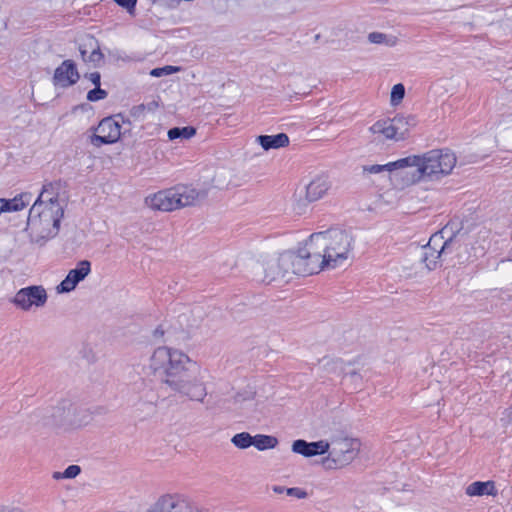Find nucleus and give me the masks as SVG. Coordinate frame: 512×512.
Listing matches in <instances>:
<instances>
[{"label": "nucleus", "mask_w": 512, "mask_h": 512, "mask_svg": "<svg viewBox=\"0 0 512 512\" xmlns=\"http://www.w3.org/2000/svg\"><path fill=\"white\" fill-rule=\"evenodd\" d=\"M165 334V330L163 329V326L160 325L154 330V337L155 338H161Z\"/></svg>", "instance_id": "nucleus-41"}, {"label": "nucleus", "mask_w": 512, "mask_h": 512, "mask_svg": "<svg viewBox=\"0 0 512 512\" xmlns=\"http://www.w3.org/2000/svg\"><path fill=\"white\" fill-rule=\"evenodd\" d=\"M158 106L157 102L153 101L146 106V109L153 111Z\"/></svg>", "instance_id": "nucleus-44"}, {"label": "nucleus", "mask_w": 512, "mask_h": 512, "mask_svg": "<svg viewBox=\"0 0 512 512\" xmlns=\"http://www.w3.org/2000/svg\"><path fill=\"white\" fill-rule=\"evenodd\" d=\"M90 266L89 261H80L77 267L70 270L67 276L55 288H75L89 274Z\"/></svg>", "instance_id": "nucleus-18"}, {"label": "nucleus", "mask_w": 512, "mask_h": 512, "mask_svg": "<svg viewBox=\"0 0 512 512\" xmlns=\"http://www.w3.org/2000/svg\"><path fill=\"white\" fill-rule=\"evenodd\" d=\"M368 39L371 43L375 44H386L387 46H394L397 42L396 37L388 36L380 32H372L368 35Z\"/></svg>", "instance_id": "nucleus-29"}, {"label": "nucleus", "mask_w": 512, "mask_h": 512, "mask_svg": "<svg viewBox=\"0 0 512 512\" xmlns=\"http://www.w3.org/2000/svg\"><path fill=\"white\" fill-rule=\"evenodd\" d=\"M117 5L125 8L129 14H134L137 0H113Z\"/></svg>", "instance_id": "nucleus-35"}, {"label": "nucleus", "mask_w": 512, "mask_h": 512, "mask_svg": "<svg viewBox=\"0 0 512 512\" xmlns=\"http://www.w3.org/2000/svg\"><path fill=\"white\" fill-rule=\"evenodd\" d=\"M257 142L264 150L268 151L270 149H278L288 146L289 137L285 133H279L276 135H260L257 137Z\"/></svg>", "instance_id": "nucleus-20"}, {"label": "nucleus", "mask_w": 512, "mask_h": 512, "mask_svg": "<svg viewBox=\"0 0 512 512\" xmlns=\"http://www.w3.org/2000/svg\"><path fill=\"white\" fill-rule=\"evenodd\" d=\"M322 366L328 373L333 374H345L350 375L352 377L356 376L357 373L355 371H346V364L345 362L340 358H323L322 360Z\"/></svg>", "instance_id": "nucleus-24"}, {"label": "nucleus", "mask_w": 512, "mask_h": 512, "mask_svg": "<svg viewBox=\"0 0 512 512\" xmlns=\"http://www.w3.org/2000/svg\"><path fill=\"white\" fill-rule=\"evenodd\" d=\"M331 188V182L326 175L316 176L306 186V199L308 202H314L326 195L328 190Z\"/></svg>", "instance_id": "nucleus-17"}, {"label": "nucleus", "mask_w": 512, "mask_h": 512, "mask_svg": "<svg viewBox=\"0 0 512 512\" xmlns=\"http://www.w3.org/2000/svg\"><path fill=\"white\" fill-rule=\"evenodd\" d=\"M330 445L326 440L308 442L303 439H297L292 443V451L306 458L324 455L329 451Z\"/></svg>", "instance_id": "nucleus-15"}, {"label": "nucleus", "mask_w": 512, "mask_h": 512, "mask_svg": "<svg viewBox=\"0 0 512 512\" xmlns=\"http://www.w3.org/2000/svg\"><path fill=\"white\" fill-rule=\"evenodd\" d=\"M107 95H108L107 91L104 89H101L99 86V87H95L94 89L90 90L87 93V100L91 101V102H96V101L105 99L107 97Z\"/></svg>", "instance_id": "nucleus-34"}, {"label": "nucleus", "mask_w": 512, "mask_h": 512, "mask_svg": "<svg viewBox=\"0 0 512 512\" xmlns=\"http://www.w3.org/2000/svg\"><path fill=\"white\" fill-rule=\"evenodd\" d=\"M508 411H509V412H508V416H509V418H510V420H509V421H510V423L512 424V406L508 409Z\"/></svg>", "instance_id": "nucleus-45"}, {"label": "nucleus", "mask_w": 512, "mask_h": 512, "mask_svg": "<svg viewBox=\"0 0 512 512\" xmlns=\"http://www.w3.org/2000/svg\"><path fill=\"white\" fill-rule=\"evenodd\" d=\"M81 472V468L78 465H69L63 472H54L53 478L59 479H73L77 477Z\"/></svg>", "instance_id": "nucleus-30"}, {"label": "nucleus", "mask_w": 512, "mask_h": 512, "mask_svg": "<svg viewBox=\"0 0 512 512\" xmlns=\"http://www.w3.org/2000/svg\"><path fill=\"white\" fill-rule=\"evenodd\" d=\"M180 70L179 67L167 65L161 68H154L151 70L150 75L153 77H161L163 75H170Z\"/></svg>", "instance_id": "nucleus-33"}, {"label": "nucleus", "mask_w": 512, "mask_h": 512, "mask_svg": "<svg viewBox=\"0 0 512 512\" xmlns=\"http://www.w3.org/2000/svg\"><path fill=\"white\" fill-rule=\"evenodd\" d=\"M47 290H18L12 302L22 310H29L32 306L41 307L47 301Z\"/></svg>", "instance_id": "nucleus-12"}, {"label": "nucleus", "mask_w": 512, "mask_h": 512, "mask_svg": "<svg viewBox=\"0 0 512 512\" xmlns=\"http://www.w3.org/2000/svg\"><path fill=\"white\" fill-rule=\"evenodd\" d=\"M196 134V129L192 126L174 127L168 131V138L175 139H190Z\"/></svg>", "instance_id": "nucleus-27"}, {"label": "nucleus", "mask_w": 512, "mask_h": 512, "mask_svg": "<svg viewBox=\"0 0 512 512\" xmlns=\"http://www.w3.org/2000/svg\"><path fill=\"white\" fill-rule=\"evenodd\" d=\"M27 288H33V289H36V288H43L42 286H39V285H31V286H28Z\"/></svg>", "instance_id": "nucleus-46"}, {"label": "nucleus", "mask_w": 512, "mask_h": 512, "mask_svg": "<svg viewBox=\"0 0 512 512\" xmlns=\"http://www.w3.org/2000/svg\"><path fill=\"white\" fill-rule=\"evenodd\" d=\"M444 233H445V231L441 230L440 232H437V233L433 234L430 237L429 242H428V244L426 246L430 247L433 250L441 249V246L443 245V243L445 241L444 240Z\"/></svg>", "instance_id": "nucleus-32"}, {"label": "nucleus", "mask_w": 512, "mask_h": 512, "mask_svg": "<svg viewBox=\"0 0 512 512\" xmlns=\"http://www.w3.org/2000/svg\"><path fill=\"white\" fill-rule=\"evenodd\" d=\"M150 512H205L181 494H165L159 497Z\"/></svg>", "instance_id": "nucleus-9"}, {"label": "nucleus", "mask_w": 512, "mask_h": 512, "mask_svg": "<svg viewBox=\"0 0 512 512\" xmlns=\"http://www.w3.org/2000/svg\"><path fill=\"white\" fill-rule=\"evenodd\" d=\"M369 131L373 134L382 135L385 139L399 141L397 136V128L393 126L390 118L376 121L369 128Z\"/></svg>", "instance_id": "nucleus-22"}, {"label": "nucleus", "mask_w": 512, "mask_h": 512, "mask_svg": "<svg viewBox=\"0 0 512 512\" xmlns=\"http://www.w3.org/2000/svg\"><path fill=\"white\" fill-rule=\"evenodd\" d=\"M456 244V235L447 238L441 249L433 250L430 247L424 246L422 248L421 262L425 264L428 270H433L437 267L439 259L448 255L450 247Z\"/></svg>", "instance_id": "nucleus-14"}, {"label": "nucleus", "mask_w": 512, "mask_h": 512, "mask_svg": "<svg viewBox=\"0 0 512 512\" xmlns=\"http://www.w3.org/2000/svg\"><path fill=\"white\" fill-rule=\"evenodd\" d=\"M415 157H405L397 161L390 162L384 165L374 164L363 166V172L367 174H378L384 171L392 172L398 169L408 168L409 163L413 162Z\"/></svg>", "instance_id": "nucleus-19"}, {"label": "nucleus", "mask_w": 512, "mask_h": 512, "mask_svg": "<svg viewBox=\"0 0 512 512\" xmlns=\"http://www.w3.org/2000/svg\"><path fill=\"white\" fill-rule=\"evenodd\" d=\"M64 210V206L32 205L26 227L31 242L43 246L49 239L54 238L59 233Z\"/></svg>", "instance_id": "nucleus-3"}, {"label": "nucleus", "mask_w": 512, "mask_h": 512, "mask_svg": "<svg viewBox=\"0 0 512 512\" xmlns=\"http://www.w3.org/2000/svg\"><path fill=\"white\" fill-rule=\"evenodd\" d=\"M393 126L397 128V136L399 140H403L409 131L411 125H415V118L413 116L396 115L390 119Z\"/></svg>", "instance_id": "nucleus-25"}, {"label": "nucleus", "mask_w": 512, "mask_h": 512, "mask_svg": "<svg viewBox=\"0 0 512 512\" xmlns=\"http://www.w3.org/2000/svg\"><path fill=\"white\" fill-rule=\"evenodd\" d=\"M286 489H287V488H285V487H283V486H274V487H273V491H274L275 493H277V494H281V493H283V492H285V493H286Z\"/></svg>", "instance_id": "nucleus-43"}, {"label": "nucleus", "mask_w": 512, "mask_h": 512, "mask_svg": "<svg viewBox=\"0 0 512 512\" xmlns=\"http://www.w3.org/2000/svg\"><path fill=\"white\" fill-rule=\"evenodd\" d=\"M145 110H146V105L140 104V105L133 106L130 113L133 117L139 118L144 115Z\"/></svg>", "instance_id": "nucleus-39"}, {"label": "nucleus", "mask_w": 512, "mask_h": 512, "mask_svg": "<svg viewBox=\"0 0 512 512\" xmlns=\"http://www.w3.org/2000/svg\"><path fill=\"white\" fill-rule=\"evenodd\" d=\"M0 200H2L1 204L4 206L3 212L19 211L30 204L32 201V193L24 192L13 199L0 198Z\"/></svg>", "instance_id": "nucleus-23"}, {"label": "nucleus", "mask_w": 512, "mask_h": 512, "mask_svg": "<svg viewBox=\"0 0 512 512\" xmlns=\"http://www.w3.org/2000/svg\"><path fill=\"white\" fill-rule=\"evenodd\" d=\"M71 290H64V289H61V290H57L58 293H67V292H70Z\"/></svg>", "instance_id": "nucleus-47"}, {"label": "nucleus", "mask_w": 512, "mask_h": 512, "mask_svg": "<svg viewBox=\"0 0 512 512\" xmlns=\"http://www.w3.org/2000/svg\"><path fill=\"white\" fill-rule=\"evenodd\" d=\"M359 450L360 442L358 439L344 438L338 440L325 459V464L330 469L342 468L356 458Z\"/></svg>", "instance_id": "nucleus-8"}, {"label": "nucleus", "mask_w": 512, "mask_h": 512, "mask_svg": "<svg viewBox=\"0 0 512 512\" xmlns=\"http://www.w3.org/2000/svg\"><path fill=\"white\" fill-rule=\"evenodd\" d=\"M253 438V446L259 451L274 449L279 443L272 435L256 434Z\"/></svg>", "instance_id": "nucleus-26"}, {"label": "nucleus", "mask_w": 512, "mask_h": 512, "mask_svg": "<svg viewBox=\"0 0 512 512\" xmlns=\"http://www.w3.org/2000/svg\"><path fill=\"white\" fill-rule=\"evenodd\" d=\"M281 264L289 266L292 276H309L319 273L324 268L325 260L321 257V251L311 242V236L304 247L297 251H285L281 253Z\"/></svg>", "instance_id": "nucleus-5"}, {"label": "nucleus", "mask_w": 512, "mask_h": 512, "mask_svg": "<svg viewBox=\"0 0 512 512\" xmlns=\"http://www.w3.org/2000/svg\"><path fill=\"white\" fill-rule=\"evenodd\" d=\"M80 75L73 60H64L54 71L52 78L56 87L68 88L77 83Z\"/></svg>", "instance_id": "nucleus-11"}, {"label": "nucleus", "mask_w": 512, "mask_h": 512, "mask_svg": "<svg viewBox=\"0 0 512 512\" xmlns=\"http://www.w3.org/2000/svg\"><path fill=\"white\" fill-rule=\"evenodd\" d=\"M405 96V87L403 84L398 83L393 86L391 90V103L397 105L402 101Z\"/></svg>", "instance_id": "nucleus-31"}, {"label": "nucleus", "mask_w": 512, "mask_h": 512, "mask_svg": "<svg viewBox=\"0 0 512 512\" xmlns=\"http://www.w3.org/2000/svg\"><path fill=\"white\" fill-rule=\"evenodd\" d=\"M286 494L291 497H295L298 499H304L307 497V492L299 487H291L286 489Z\"/></svg>", "instance_id": "nucleus-36"}, {"label": "nucleus", "mask_w": 512, "mask_h": 512, "mask_svg": "<svg viewBox=\"0 0 512 512\" xmlns=\"http://www.w3.org/2000/svg\"><path fill=\"white\" fill-rule=\"evenodd\" d=\"M414 161L408 167H415L412 172H403L401 178L406 184H414L423 179L438 180L450 174L456 165V156L449 150L435 149L422 156L412 155Z\"/></svg>", "instance_id": "nucleus-2"}, {"label": "nucleus", "mask_w": 512, "mask_h": 512, "mask_svg": "<svg viewBox=\"0 0 512 512\" xmlns=\"http://www.w3.org/2000/svg\"><path fill=\"white\" fill-rule=\"evenodd\" d=\"M149 366L174 392L190 401L204 402L208 393L203 371L182 351L167 346L158 347L150 357Z\"/></svg>", "instance_id": "nucleus-1"}, {"label": "nucleus", "mask_w": 512, "mask_h": 512, "mask_svg": "<svg viewBox=\"0 0 512 512\" xmlns=\"http://www.w3.org/2000/svg\"><path fill=\"white\" fill-rule=\"evenodd\" d=\"M510 257H511V260H512V250H511V254H510Z\"/></svg>", "instance_id": "nucleus-50"}, {"label": "nucleus", "mask_w": 512, "mask_h": 512, "mask_svg": "<svg viewBox=\"0 0 512 512\" xmlns=\"http://www.w3.org/2000/svg\"><path fill=\"white\" fill-rule=\"evenodd\" d=\"M292 274L289 266L281 264V255L276 261H270L264 270L262 282L264 285L285 286L290 283Z\"/></svg>", "instance_id": "nucleus-10"}, {"label": "nucleus", "mask_w": 512, "mask_h": 512, "mask_svg": "<svg viewBox=\"0 0 512 512\" xmlns=\"http://www.w3.org/2000/svg\"><path fill=\"white\" fill-rule=\"evenodd\" d=\"M85 77L94 84L95 87H99L101 85V75L99 72H92L86 74Z\"/></svg>", "instance_id": "nucleus-37"}, {"label": "nucleus", "mask_w": 512, "mask_h": 512, "mask_svg": "<svg viewBox=\"0 0 512 512\" xmlns=\"http://www.w3.org/2000/svg\"><path fill=\"white\" fill-rule=\"evenodd\" d=\"M253 436L248 432H240L231 438V443L238 449H247L253 446Z\"/></svg>", "instance_id": "nucleus-28"}, {"label": "nucleus", "mask_w": 512, "mask_h": 512, "mask_svg": "<svg viewBox=\"0 0 512 512\" xmlns=\"http://www.w3.org/2000/svg\"><path fill=\"white\" fill-rule=\"evenodd\" d=\"M0 512H24L21 508L0 505Z\"/></svg>", "instance_id": "nucleus-40"}, {"label": "nucleus", "mask_w": 512, "mask_h": 512, "mask_svg": "<svg viewBox=\"0 0 512 512\" xmlns=\"http://www.w3.org/2000/svg\"><path fill=\"white\" fill-rule=\"evenodd\" d=\"M141 384L146 386V382L144 380H142Z\"/></svg>", "instance_id": "nucleus-49"}, {"label": "nucleus", "mask_w": 512, "mask_h": 512, "mask_svg": "<svg viewBox=\"0 0 512 512\" xmlns=\"http://www.w3.org/2000/svg\"><path fill=\"white\" fill-rule=\"evenodd\" d=\"M60 183L49 182L43 185L40 194L34 201L33 205L41 204V206H66L65 201L59 196Z\"/></svg>", "instance_id": "nucleus-16"}, {"label": "nucleus", "mask_w": 512, "mask_h": 512, "mask_svg": "<svg viewBox=\"0 0 512 512\" xmlns=\"http://www.w3.org/2000/svg\"><path fill=\"white\" fill-rule=\"evenodd\" d=\"M498 493L494 481H475L466 488L468 496H496Z\"/></svg>", "instance_id": "nucleus-21"}, {"label": "nucleus", "mask_w": 512, "mask_h": 512, "mask_svg": "<svg viewBox=\"0 0 512 512\" xmlns=\"http://www.w3.org/2000/svg\"><path fill=\"white\" fill-rule=\"evenodd\" d=\"M142 398L146 402L151 403V404H155L158 400L157 395L153 392V390L151 388H149L147 391H144Z\"/></svg>", "instance_id": "nucleus-38"}, {"label": "nucleus", "mask_w": 512, "mask_h": 512, "mask_svg": "<svg viewBox=\"0 0 512 512\" xmlns=\"http://www.w3.org/2000/svg\"><path fill=\"white\" fill-rule=\"evenodd\" d=\"M200 196V193L190 186H176L159 191L145 199V203L153 210L170 212L182 207L190 206Z\"/></svg>", "instance_id": "nucleus-6"}, {"label": "nucleus", "mask_w": 512, "mask_h": 512, "mask_svg": "<svg viewBox=\"0 0 512 512\" xmlns=\"http://www.w3.org/2000/svg\"><path fill=\"white\" fill-rule=\"evenodd\" d=\"M311 242L321 251L327 268H335L347 260L352 249L353 238L340 229H330L310 235Z\"/></svg>", "instance_id": "nucleus-4"}, {"label": "nucleus", "mask_w": 512, "mask_h": 512, "mask_svg": "<svg viewBox=\"0 0 512 512\" xmlns=\"http://www.w3.org/2000/svg\"><path fill=\"white\" fill-rule=\"evenodd\" d=\"M460 246H461V245H460V243H459L458 239L456 238V244H454V245H452V246L450 247V251L448 252V255H449V254H452L454 251H457V250L460 248Z\"/></svg>", "instance_id": "nucleus-42"}, {"label": "nucleus", "mask_w": 512, "mask_h": 512, "mask_svg": "<svg viewBox=\"0 0 512 512\" xmlns=\"http://www.w3.org/2000/svg\"><path fill=\"white\" fill-rule=\"evenodd\" d=\"M0 203H2V200H0ZM3 207L2 204H0V214L3 212Z\"/></svg>", "instance_id": "nucleus-48"}, {"label": "nucleus", "mask_w": 512, "mask_h": 512, "mask_svg": "<svg viewBox=\"0 0 512 512\" xmlns=\"http://www.w3.org/2000/svg\"><path fill=\"white\" fill-rule=\"evenodd\" d=\"M120 120L126 122L121 114H117L105 117L98 125L91 126L85 133L86 143L94 148L117 143L122 135Z\"/></svg>", "instance_id": "nucleus-7"}, {"label": "nucleus", "mask_w": 512, "mask_h": 512, "mask_svg": "<svg viewBox=\"0 0 512 512\" xmlns=\"http://www.w3.org/2000/svg\"><path fill=\"white\" fill-rule=\"evenodd\" d=\"M79 52L83 62L90 63L93 67H99L103 63L104 55L101 52L98 40L93 36H88L79 45Z\"/></svg>", "instance_id": "nucleus-13"}]
</instances>
